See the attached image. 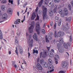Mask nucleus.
Here are the masks:
<instances>
[{
    "label": "nucleus",
    "mask_w": 73,
    "mask_h": 73,
    "mask_svg": "<svg viewBox=\"0 0 73 73\" xmlns=\"http://www.w3.org/2000/svg\"><path fill=\"white\" fill-rule=\"evenodd\" d=\"M65 35V33L62 31H59L57 33L56 31H54V36L56 37H61L64 36Z\"/></svg>",
    "instance_id": "nucleus-1"
},
{
    "label": "nucleus",
    "mask_w": 73,
    "mask_h": 73,
    "mask_svg": "<svg viewBox=\"0 0 73 73\" xmlns=\"http://www.w3.org/2000/svg\"><path fill=\"white\" fill-rule=\"evenodd\" d=\"M26 36L27 37V42L29 43V46H30L32 47V44L33 43V39H31V40L32 36L31 35H28V33H27Z\"/></svg>",
    "instance_id": "nucleus-2"
},
{
    "label": "nucleus",
    "mask_w": 73,
    "mask_h": 73,
    "mask_svg": "<svg viewBox=\"0 0 73 73\" xmlns=\"http://www.w3.org/2000/svg\"><path fill=\"white\" fill-rule=\"evenodd\" d=\"M43 9V20L45 19H47L48 18V16L46 15V12L47 11V8L45 6H43L42 7Z\"/></svg>",
    "instance_id": "nucleus-3"
},
{
    "label": "nucleus",
    "mask_w": 73,
    "mask_h": 73,
    "mask_svg": "<svg viewBox=\"0 0 73 73\" xmlns=\"http://www.w3.org/2000/svg\"><path fill=\"white\" fill-rule=\"evenodd\" d=\"M57 46L60 53H63L64 52V48L60 43L57 44Z\"/></svg>",
    "instance_id": "nucleus-4"
},
{
    "label": "nucleus",
    "mask_w": 73,
    "mask_h": 73,
    "mask_svg": "<svg viewBox=\"0 0 73 73\" xmlns=\"http://www.w3.org/2000/svg\"><path fill=\"white\" fill-rule=\"evenodd\" d=\"M35 27V22H34V25L32 24H30L29 25V31L30 33H32L33 32V29Z\"/></svg>",
    "instance_id": "nucleus-5"
},
{
    "label": "nucleus",
    "mask_w": 73,
    "mask_h": 73,
    "mask_svg": "<svg viewBox=\"0 0 73 73\" xmlns=\"http://www.w3.org/2000/svg\"><path fill=\"white\" fill-rule=\"evenodd\" d=\"M36 31L37 32V34L39 35L40 34L39 30L40 29V23L39 22H38L36 23Z\"/></svg>",
    "instance_id": "nucleus-6"
},
{
    "label": "nucleus",
    "mask_w": 73,
    "mask_h": 73,
    "mask_svg": "<svg viewBox=\"0 0 73 73\" xmlns=\"http://www.w3.org/2000/svg\"><path fill=\"white\" fill-rule=\"evenodd\" d=\"M69 29V27L67 25L65 26H62V29L64 30V31H65L66 33H69V32L68 31V29Z\"/></svg>",
    "instance_id": "nucleus-7"
},
{
    "label": "nucleus",
    "mask_w": 73,
    "mask_h": 73,
    "mask_svg": "<svg viewBox=\"0 0 73 73\" xmlns=\"http://www.w3.org/2000/svg\"><path fill=\"white\" fill-rule=\"evenodd\" d=\"M53 35L52 32H50L48 34V38L50 40H51L52 38V35Z\"/></svg>",
    "instance_id": "nucleus-8"
},
{
    "label": "nucleus",
    "mask_w": 73,
    "mask_h": 73,
    "mask_svg": "<svg viewBox=\"0 0 73 73\" xmlns=\"http://www.w3.org/2000/svg\"><path fill=\"white\" fill-rule=\"evenodd\" d=\"M47 53L48 50H44L42 55V57H45Z\"/></svg>",
    "instance_id": "nucleus-9"
},
{
    "label": "nucleus",
    "mask_w": 73,
    "mask_h": 73,
    "mask_svg": "<svg viewBox=\"0 0 73 73\" xmlns=\"http://www.w3.org/2000/svg\"><path fill=\"white\" fill-rule=\"evenodd\" d=\"M68 65V64L66 62H64L62 64V68H66Z\"/></svg>",
    "instance_id": "nucleus-10"
},
{
    "label": "nucleus",
    "mask_w": 73,
    "mask_h": 73,
    "mask_svg": "<svg viewBox=\"0 0 73 73\" xmlns=\"http://www.w3.org/2000/svg\"><path fill=\"white\" fill-rule=\"evenodd\" d=\"M7 14H4L3 15L2 17V19L3 20H6L7 19Z\"/></svg>",
    "instance_id": "nucleus-11"
},
{
    "label": "nucleus",
    "mask_w": 73,
    "mask_h": 73,
    "mask_svg": "<svg viewBox=\"0 0 73 73\" xmlns=\"http://www.w3.org/2000/svg\"><path fill=\"white\" fill-rule=\"evenodd\" d=\"M42 66L44 68H48V63L46 62H45L43 63Z\"/></svg>",
    "instance_id": "nucleus-12"
},
{
    "label": "nucleus",
    "mask_w": 73,
    "mask_h": 73,
    "mask_svg": "<svg viewBox=\"0 0 73 73\" xmlns=\"http://www.w3.org/2000/svg\"><path fill=\"white\" fill-rule=\"evenodd\" d=\"M63 46L64 48H65V49H68L69 44H68V43H64L63 44Z\"/></svg>",
    "instance_id": "nucleus-13"
},
{
    "label": "nucleus",
    "mask_w": 73,
    "mask_h": 73,
    "mask_svg": "<svg viewBox=\"0 0 73 73\" xmlns=\"http://www.w3.org/2000/svg\"><path fill=\"white\" fill-rule=\"evenodd\" d=\"M64 12L65 13V16H67L68 15V9L66 8H64Z\"/></svg>",
    "instance_id": "nucleus-14"
},
{
    "label": "nucleus",
    "mask_w": 73,
    "mask_h": 73,
    "mask_svg": "<svg viewBox=\"0 0 73 73\" xmlns=\"http://www.w3.org/2000/svg\"><path fill=\"white\" fill-rule=\"evenodd\" d=\"M59 42L61 44H63L64 43V39L62 38H60L59 39Z\"/></svg>",
    "instance_id": "nucleus-15"
},
{
    "label": "nucleus",
    "mask_w": 73,
    "mask_h": 73,
    "mask_svg": "<svg viewBox=\"0 0 73 73\" xmlns=\"http://www.w3.org/2000/svg\"><path fill=\"white\" fill-rule=\"evenodd\" d=\"M48 54L49 56L50 57H54V55L52 54V52L50 51H48Z\"/></svg>",
    "instance_id": "nucleus-16"
},
{
    "label": "nucleus",
    "mask_w": 73,
    "mask_h": 73,
    "mask_svg": "<svg viewBox=\"0 0 73 73\" xmlns=\"http://www.w3.org/2000/svg\"><path fill=\"white\" fill-rule=\"evenodd\" d=\"M48 13L49 16H53V10H50L49 11Z\"/></svg>",
    "instance_id": "nucleus-17"
},
{
    "label": "nucleus",
    "mask_w": 73,
    "mask_h": 73,
    "mask_svg": "<svg viewBox=\"0 0 73 73\" xmlns=\"http://www.w3.org/2000/svg\"><path fill=\"white\" fill-rule=\"evenodd\" d=\"M44 0H41L39 2L38 4V6L39 7H40L41 5H42V4H43V1Z\"/></svg>",
    "instance_id": "nucleus-18"
},
{
    "label": "nucleus",
    "mask_w": 73,
    "mask_h": 73,
    "mask_svg": "<svg viewBox=\"0 0 73 73\" xmlns=\"http://www.w3.org/2000/svg\"><path fill=\"white\" fill-rule=\"evenodd\" d=\"M61 8V6L58 5H55V8L56 9H60Z\"/></svg>",
    "instance_id": "nucleus-19"
},
{
    "label": "nucleus",
    "mask_w": 73,
    "mask_h": 73,
    "mask_svg": "<svg viewBox=\"0 0 73 73\" xmlns=\"http://www.w3.org/2000/svg\"><path fill=\"white\" fill-rule=\"evenodd\" d=\"M33 37L35 40L36 41L38 40L37 36V35H36V33H34V35H33Z\"/></svg>",
    "instance_id": "nucleus-20"
},
{
    "label": "nucleus",
    "mask_w": 73,
    "mask_h": 73,
    "mask_svg": "<svg viewBox=\"0 0 73 73\" xmlns=\"http://www.w3.org/2000/svg\"><path fill=\"white\" fill-rule=\"evenodd\" d=\"M36 17V15H35V14H33L31 17V20H34V19H35Z\"/></svg>",
    "instance_id": "nucleus-21"
},
{
    "label": "nucleus",
    "mask_w": 73,
    "mask_h": 73,
    "mask_svg": "<svg viewBox=\"0 0 73 73\" xmlns=\"http://www.w3.org/2000/svg\"><path fill=\"white\" fill-rule=\"evenodd\" d=\"M61 23H62V19H60L59 20V21L58 22V25L59 27H60L61 26Z\"/></svg>",
    "instance_id": "nucleus-22"
},
{
    "label": "nucleus",
    "mask_w": 73,
    "mask_h": 73,
    "mask_svg": "<svg viewBox=\"0 0 73 73\" xmlns=\"http://www.w3.org/2000/svg\"><path fill=\"white\" fill-rule=\"evenodd\" d=\"M17 35H17L16 36V38H19V36L20 35V34H21V31H18L17 33Z\"/></svg>",
    "instance_id": "nucleus-23"
},
{
    "label": "nucleus",
    "mask_w": 73,
    "mask_h": 73,
    "mask_svg": "<svg viewBox=\"0 0 73 73\" xmlns=\"http://www.w3.org/2000/svg\"><path fill=\"white\" fill-rule=\"evenodd\" d=\"M48 62L50 65H52V60L51 59H49L48 60Z\"/></svg>",
    "instance_id": "nucleus-24"
},
{
    "label": "nucleus",
    "mask_w": 73,
    "mask_h": 73,
    "mask_svg": "<svg viewBox=\"0 0 73 73\" xmlns=\"http://www.w3.org/2000/svg\"><path fill=\"white\" fill-rule=\"evenodd\" d=\"M8 13H9V14H12V10L11 9L9 8L8 10H7Z\"/></svg>",
    "instance_id": "nucleus-25"
},
{
    "label": "nucleus",
    "mask_w": 73,
    "mask_h": 73,
    "mask_svg": "<svg viewBox=\"0 0 73 73\" xmlns=\"http://www.w3.org/2000/svg\"><path fill=\"white\" fill-rule=\"evenodd\" d=\"M18 50L19 51L21 54H23V50L21 49V47H19V48H18Z\"/></svg>",
    "instance_id": "nucleus-26"
},
{
    "label": "nucleus",
    "mask_w": 73,
    "mask_h": 73,
    "mask_svg": "<svg viewBox=\"0 0 73 73\" xmlns=\"http://www.w3.org/2000/svg\"><path fill=\"white\" fill-rule=\"evenodd\" d=\"M7 3V0H2L1 1V4H6Z\"/></svg>",
    "instance_id": "nucleus-27"
},
{
    "label": "nucleus",
    "mask_w": 73,
    "mask_h": 73,
    "mask_svg": "<svg viewBox=\"0 0 73 73\" xmlns=\"http://www.w3.org/2000/svg\"><path fill=\"white\" fill-rule=\"evenodd\" d=\"M1 8L2 11H5V7L4 5H2L1 7Z\"/></svg>",
    "instance_id": "nucleus-28"
},
{
    "label": "nucleus",
    "mask_w": 73,
    "mask_h": 73,
    "mask_svg": "<svg viewBox=\"0 0 73 73\" xmlns=\"http://www.w3.org/2000/svg\"><path fill=\"white\" fill-rule=\"evenodd\" d=\"M65 19H66L67 21H70L72 20V17H70L68 18H67V17H66Z\"/></svg>",
    "instance_id": "nucleus-29"
},
{
    "label": "nucleus",
    "mask_w": 73,
    "mask_h": 73,
    "mask_svg": "<svg viewBox=\"0 0 73 73\" xmlns=\"http://www.w3.org/2000/svg\"><path fill=\"white\" fill-rule=\"evenodd\" d=\"M44 2L45 4L47 5H48V3L49 2V0H45Z\"/></svg>",
    "instance_id": "nucleus-30"
},
{
    "label": "nucleus",
    "mask_w": 73,
    "mask_h": 73,
    "mask_svg": "<svg viewBox=\"0 0 73 73\" xmlns=\"http://www.w3.org/2000/svg\"><path fill=\"white\" fill-rule=\"evenodd\" d=\"M45 39H46V42H49V40H48V36L47 35H46L45 36Z\"/></svg>",
    "instance_id": "nucleus-31"
},
{
    "label": "nucleus",
    "mask_w": 73,
    "mask_h": 73,
    "mask_svg": "<svg viewBox=\"0 0 73 73\" xmlns=\"http://www.w3.org/2000/svg\"><path fill=\"white\" fill-rule=\"evenodd\" d=\"M19 23H20V20L17 19L16 20V21H15L14 22V23L15 24H19Z\"/></svg>",
    "instance_id": "nucleus-32"
},
{
    "label": "nucleus",
    "mask_w": 73,
    "mask_h": 73,
    "mask_svg": "<svg viewBox=\"0 0 73 73\" xmlns=\"http://www.w3.org/2000/svg\"><path fill=\"white\" fill-rule=\"evenodd\" d=\"M54 67L52 65H50L48 67V69H53Z\"/></svg>",
    "instance_id": "nucleus-33"
},
{
    "label": "nucleus",
    "mask_w": 73,
    "mask_h": 73,
    "mask_svg": "<svg viewBox=\"0 0 73 73\" xmlns=\"http://www.w3.org/2000/svg\"><path fill=\"white\" fill-rule=\"evenodd\" d=\"M33 51V54H35V53H36V54H38V50H36L35 49H34Z\"/></svg>",
    "instance_id": "nucleus-34"
},
{
    "label": "nucleus",
    "mask_w": 73,
    "mask_h": 73,
    "mask_svg": "<svg viewBox=\"0 0 73 73\" xmlns=\"http://www.w3.org/2000/svg\"><path fill=\"white\" fill-rule=\"evenodd\" d=\"M59 20V18L58 17H55V20L56 22H58Z\"/></svg>",
    "instance_id": "nucleus-35"
},
{
    "label": "nucleus",
    "mask_w": 73,
    "mask_h": 73,
    "mask_svg": "<svg viewBox=\"0 0 73 73\" xmlns=\"http://www.w3.org/2000/svg\"><path fill=\"white\" fill-rule=\"evenodd\" d=\"M59 57H60L59 56L56 54L55 56V60H57L56 58H59Z\"/></svg>",
    "instance_id": "nucleus-36"
},
{
    "label": "nucleus",
    "mask_w": 73,
    "mask_h": 73,
    "mask_svg": "<svg viewBox=\"0 0 73 73\" xmlns=\"http://www.w3.org/2000/svg\"><path fill=\"white\" fill-rule=\"evenodd\" d=\"M65 13H62L60 14V15L61 16L63 17H64V16H65Z\"/></svg>",
    "instance_id": "nucleus-37"
},
{
    "label": "nucleus",
    "mask_w": 73,
    "mask_h": 73,
    "mask_svg": "<svg viewBox=\"0 0 73 73\" xmlns=\"http://www.w3.org/2000/svg\"><path fill=\"white\" fill-rule=\"evenodd\" d=\"M3 38V34L0 33V39L2 40Z\"/></svg>",
    "instance_id": "nucleus-38"
},
{
    "label": "nucleus",
    "mask_w": 73,
    "mask_h": 73,
    "mask_svg": "<svg viewBox=\"0 0 73 73\" xmlns=\"http://www.w3.org/2000/svg\"><path fill=\"white\" fill-rule=\"evenodd\" d=\"M68 8L69 9V10H70V11H71L72 9V6H71V5H70V4H69Z\"/></svg>",
    "instance_id": "nucleus-39"
},
{
    "label": "nucleus",
    "mask_w": 73,
    "mask_h": 73,
    "mask_svg": "<svg viewBox=\"0 0 73 73\" xmlns=\"http://www.w3.org/2000/svg\"><path fill=\"white\" fill-rule=\"evenodd\" d=\"M41 32L43 34H45V31L44 29H42L41 30Z\"/></svg>",
    "instance_id": "nucleus-40"
},
{
    "label": "nucleus",
    "mask_w": 73,
    "mask_h": 73,
    "mask_svg": "<svg viewBox=\"0 0 73 73\" xmlns=\"http://www.w3.org/2000/svg\"><path fill=\"white\" fill-rule=\"evenodd\" d=\"M11 34L12 35V36L13 35H15V31L14 30H12L11 32Z\"/></svg>",
    "instance_id": "nucleus-41"
},
{
    "label": "nucleus",
    "mask_w": 73,
    "mask_h": 73,
    "mask_svg": "<svg viewBox=\"0 0 73 73\" xmlns=\"http://www.w3.org/2000/svg\"><path fill=\"white\" fill-rule=\"evenodd\" d=\"M66 71L64 70H60L59 72V73H65Z\"/></svg>",
    "instance_id": "nucleus-42"
},
{
    "label": "nucleus",
    "mask_w": 73,
    "mask_h": 73,
    "mask_svg": "<svg viewBox=\"0 0 73 73\" xmlns=\"http://www.w3.org/2000/svg\"><path fill=\"white\" fill-rule=\"evenodd\" d=\"M39 20V16H38V14L37 13V17L36 18V19L35 20V21L36 20Z\"/></svg>",
    "instance_id": "nucleus-43"
},
{
    "label": "nucleus",
    "mask_w": 73,
    "mask_h": 73,
    "mask_svg": "<svg viewBox=\"0 0 73 73\" xmlns=\"http://www.w3.org/2000/svg\"><path fill=\"white\" fill-rule=\"evenodd\" d=\"M54 2L55 3H59L60 2V0H54Z\"/></svg>",
    "instance_id": "nucleus-44"
},
{
    "label": "nucleus",
    "mask_w": 73,
    "mask_h": 73,
    "mask_svg": "<svg viewBox=\"0 0 73 73\" xmlns=\"http://www.w3.org/2000/svg\"><path fill=\"white\" fill-rule=\"evenodd\" d=\"M27 2L25 3L23 5V8H25L26 7V5H27Z\"/></svg>",
    "instance_id": "nucleus-45"
},
{
    "label": "nucleus",
    "mask_w": 73,
    "mask_h": 73,
    "mask_svg": "<svg viewBox=\"0 0 73 73\" xmlns=\"http://www.w3.org/2000/svg\"><path fill=\"white\" fill-rule=\"evenodd\" d=\"M43 62H44V60L43 59H42L40 60V63L41 64H42Z\"/></svg>",
    "instance_id": "nucleus-46"
},
{
    "label": "nucleus",
    "mask_w": 73,
    "mask_h": 73,
    "mask_svg": "<svg viewBox=\"0 0 73 73\" xmlns=\"http://www.w3.org/2000/svg\"><path fill=\"white\" fill-rule=\"evenodd\" d=\"M25 16H24V19H23V21H22V23H23V22L24 21H25Z\"/></svg>",
    "instance_id": "nucleus-47"
},
{
    "label": "nucleus",
    "mask_w": 73,
    "mask_h": 73,
    "mask_svg": "<svg viewBox=\"0 0 73 73\" xmlns=\"http://www.w3.org/2000/svg\"><path fill=\"white\" fill-rule=\"evenodd\" d=\"M9 2L10 3H11V4H13V0H9Z\"/></svg>",
    "instance_id": "nucleus-48"
},
{
    "label": "nucleus",
    "mask_w": 73,
    "mask_h": 73,
    "mask_svg": "<svg viewBox=\"0 0 73 73\" xmlns=\"http://www.w3.org/2000/svg\"><path fill=\"white\" fill-rule=\"evenodd\" d=\"M72 37L71 36H70V42H72Z\"/></svg>",
    "instance_id": "nucleus-49"
},
{
    "label": "nucleus",
    "mask_w": 73,
    "mask_h": 73,
    "mask_svg": "<svg viewBox=\"0 0 73 73\" xmlns=\"http://www.w3.org/2000/svg\"><path fill=\"white\" fill-rule=\"evenodd\" d=\"M40 66H41V65H40V63H38L37 64L36 66H37V68H39V67Z\"/></svg>",
    "instance_id": "nucleus-50"
},
{
    "label": "nucleus",
    "mask_w": 73,
    "mask_h": 73,
    "mask_svg": "<svg viewBox=\"0 0 73 73\" xmlns=\"http://www.w3.org/2000/svg\"><path fill=\"white\" fill-rule=\"evenodd\" d=\"M59 13H60V14H61V13H62V9H60L59 10Z\"/></svg>",
    "instance_id": "nucleus-51"
},
{
    "label": "nucleus",
    "mask_w": 73,
    "mask_h": 73,
    "mask_svg": "<svg viewBox=\"0 0 73 73\" xmlns=\"http://www.w3.org/2000/svg\"><path fill=\"white\" fill-rule=\"evenodd\" d=\"M40 70H42V67L40 66L39 68H38Z\"/></svg>",
    "instance_id": "nucleus-52"
},
{
    "label": "nucleus",
    "mask_w": 73,
    "mask_h": 73,
    "mask_svg": "<svg viewBox=\"0 0 73 73\" xmlns=\"http://www.w3.org/2000/svg\"><path fill=\"white\" fill-rule=\"evenodd\" d=\"M56 26H57V23H55L54 25V29H56Z\"/></svg>",
    "instance_id": "nucleus-53"
},
{
    "label": "nucleus",
    "mask_w": 73,
    "mask_h": 73,
    "mask_svg": "<svg viewBox=\"0 0 73 73\" xmlns=\"http://www.w3.org/2000/svg\"><path fill=\"white\" fill-rule=\"evenodd\" d=\"M11 50L10 49H9L8 50L9 53V54H11Z\"/></svg>",
    "instance_id": "nucleus-54"
},
{
    "label": "nucleus",
    "mask_w": 73,
    "mask_h": 73,
    "mask_svg": "<svg viewBox=\"0 0 73 73\" xmlns=\"http://www.w3.org/2000/svg\"><path fill=\"white\" fill-rule=\"evenodd\" d=\"M57 11V9H56V8H54V13H56V12Z\"/></svg>",
    "instance_id": "nucleus-55"
},
{
    "label": "nucleus",
    "mask_w": 73,
    "mask_h": 73,
    "mask_svg": "<svg viewBox=\"0 0 73 73\" xmlns=\"http://www.w3.org/2000/svg\"><path fill=\"white\" fill-rule=\"evenodd\" d=\"M38 9V7H36V9H35V12H36V13H37V12Z\"/></svg>",
    "instance_id": "nucleus-56"
},
{
    "label": "nucleus",
    "mask_w": 73,
    "mask_h": 73,
    "mask_svg": "<svg viewBox=\"0 0 73 73\" xmlns=\"http://www.w3.org/2000/svg\"><path fill=\"white\" fill-rule=\"evenodd\" d=\"M15 53L17 54V55H18V50H15Z\"/></svg>",
    "instance_id": "nucleus-57"
},
{
    "label": "nucleus",
    "mask_w": 73,
    "mask_h": 73,
    "mask_svg": "<svg viewBox=\"0 0 73 73\" xmlns=\"http://www.w3.org/2000/svg\"><path fill=\"white\" fill-rule=\"evenodd\" d=\"M50 25L51 26H53V22L51 21L50 22Z\"/></svg>",
    "instance_id": "nucleus-58"
},
{
    "label": "nucleus",
    "mask_w": 73,
    "mask_h": 73,
    "mask_svg": "<svg viewBox=\"0 0 73 73\" xmlns=\"http://www.w3.org/2000/svg\"><path fill=\"white\" fill-rule=\"evenodd\" d=\"M15 42L16 43V44H18V43H19V41H18V40L17 39H15Z\"/></svg>",
    "instance_id": "nucleus-59"
},
{
    "label": "nucleus",
    "mask_w": 73,
    "mask_h": 73,
    "mask_svg": "<svg viewBox=\"0 0 73 73\" xmlns=\"http://www.w3.org/2000/svg\"><path fill=\"white\" fill-rule=\"evenodd\" d=\"M46 48H47L48 50H50V46H49V47L47 46Z\"/></svg>",
    "instance_id": "nucleus-60"
},
{
    "label": "nucleus",
    "mask_w": 73,
    "mask_h": 73,
    "mask_svg": "<svg viewBox=\"0 0 73 73\" xmlns=\"http://www.w3.org/2000/svg\"><path fill=\"white\" fill-rule=\"evenodd\" d=\"M42 52H41L40 53V57H41V56H42Z\"/></svg>",
    "instance_id": "nucleus-61"
},
{
    "label": "nucleus",
    "mask_w": 73,
    "mask_h": 73,
    "mask_svg": "<svg viewBox=\"0 0 73 73\" xmlns=\"http://www.w3.org/2000/svg\"><path fill=\"white\" fill-rule=\"evenodd\" d=\"M51 51L52 52H53V53H54V50L53 49H52L51 50Z\"/></svg>",
    "instance_id": "nucleus-62"
},
{
    "label": "nucleus",
    "mask_w": 73,
    "mask_h": 73,
    "mask_svg": "<svg viewBox=\"0 0 73 73\" xmlns=\"http://www.w3.org/2000/svg\"><path fill=\"white\" fill-rule=\"evenodd\" d=\"M28 56H29H29H31V54H30V53L28 52Z\"/></svg>",
    "instance_id": "nucleus-63"
},
{
    "label": "nucleus",
    "mask_w": 73,
    "mask_h": 73,
    "mask_svg": "<svg viewBox=\"0 0 73 73\" xmlns=\"http://www.w3.org/2000/svg\"><path fill=\"white\" fill-rule=\"evenodd\" d=\"M54 71V69H52V70H50L49 71V72H52L53 71Z\"/></svg>",
    "instance_id": "nucleus-64"
}]
</instances>
